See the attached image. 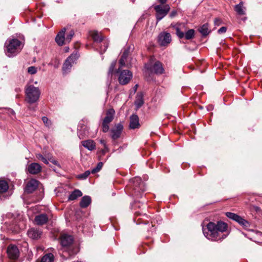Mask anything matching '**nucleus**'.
Wrapping results in <instances>:
<instances>
[{
    "label": "nucleus",
    "mask_w": 262,
    "mask_h": 262,
    "mask_svg": "<svg viewBox=\"0 0 262 262\" xmlns=\"http://www.w3.org/2000/svg\"><path fill=\"white\" fill-rule=\"evenodd\" d=\"M167 0H158L159 2L162 5H164L167 2Z\"/></svg>",
    "instance_id": "nucleus-46"
},
{
    "label": "nucleus",
    "mask_w": 262,
    "mask_h": 262,
    "mask_svg": "<svg viewBox=\"0 0 262 262\" xmlns=\"http://www.w3.org/2000/svg\"><path fill=\"white\" fill-rule=\"evenodd\" d=\"M234 10L239 15H244L246 14V8L244 6V2H241L238 4L234 7Z\"/></svg>",
    "instance_id": "nucleus-18"
},
{
    "label": "nucleus",
    "mask_w": 262,
    "mask_h": 262,
    "mask_svg": "<svg viewBox=\"0 0 262 262\" xmlns=\"http://www.w3.org/2000/svg\"><path fill=\"white\" fill-rule=\"evenodd\" d=\"M199 31L203 36L207 35L210 33V31L208 29V24L206 23L202 25L199 28Z\"/></svg>",
    "instance_id": "nucleus-29"
},
{
    "label": "nucleus",
    "mask_w": 262,
    "mask_h": 262,
    "mask_svg": "<svg viewBox=\"0 0 262 262\" xmlns=\"http://www.w3.org/2000/svg\"><path fill=\"white\" fill-rule=\"evenodd\" d=\"M239 224L242 226H243V227H244L245 228H247L250 226L249 223L244 219L242 221H240Z\"/></svg>",
    "instance_id": "nucleus-37"
},
{
    "label": "nucleus",
    "mask_w": 262,
    "mask_h": 262,
    "mask_svg": "<svg viewBox=\"0 0 262 262\" xmlns=\"http://www.w3.org/2000/svg\"><path fill=\"white\" fill-rule=\"evenodd\" d=\"M138 86H139V85H138V84H136V85L134 86V88H133V89L130 90V94H129V96H131L132 95L134 94L136 92V91H137V89H138Z\"/></svg>",
    "instance_id": "nucleus-40"
},
{
    "label": "nucleus",
    "mask_w": 262,
    "mask_h": 262,
    "mask_svg": "<svg viewBox=\"0 0 262 262\" xmlns=\"http://www.w3.org/2000/svg\"><path fill=\"white\" fill-rule=\"evenodd\" d=\"M74 35V32L73 30H71L68 34L67 35L66 37V42H70Z\"/></svg>",
    "instance_id": "nucleus-34"
},
{
    "label": "nucleus",
    "mask_w": 262,
    "mask_h": 262,
    "mask_svg": "<svg viewBox=\"0 0 262 262\" xmlns=\"http://www.w3.org/2000/svg\"><path fill=\"white\" fill-rule=\"evenodd\" d=\"M81 144L89 150H93L96 148V144L93 140H88L81 142Z\"/></svg>",
    "instance_id": "nucleus-19"
},
{
    "label": "nucleus",
    "mask_w": 262,
    "mask_h": 262,
    "mask_svg": "<svg viewBox=\"0 0 262 262\" xmlns=\"http://www.w3.org/2000/svg\"><path fill=\"white\" fill-rule=\"evenodd\" d=\"M90 35L93 40L96 42H101L103 40V36L101 33H99L97 31H92L90 32Z\"/></svg>",
    "instance_id": "nucleus-21"
},
{
    "label": "nucleus",
    "mask_w": 262,
    "mask_h": 262,
    "mask_svg": "<svg viewBox=\"0 0 262 262\" xmlns=\"http://www.w3.org/2000/svg\"><path fill=\"white\" fill-rule=\"evenodd\" d=\"M254 209H255V210L256 211H259V208L258 207H257V206L254 207Z\"/></svg>",
    "instance_id": "nucleus-49"
},
{
    "label": "nucleus",
    "mask_w": 262,
    "mask_h": 262,
    "mask_svg": "<svg viewBox=\"0 0 262 262\" xmlns=\"http://www.w3.org/2000/svg\"><path fill=\"white\" fill-rule=\"evenodd\" d=\"M36 158L42 161L44 163L48 164L49 163L48 161L41 154H37Z\"/></svg>",
    "instance_id": "nucleus-36"
},
{
    "label": "nucleus",
    "mask_w": 262,
    "mask_h": 262,
    "mask_svg": "<svg viewBox=\"0 0 262 262\" xmlns=\"http://www.w3.org/2000/svg\"><path fill=\"white\" fill-rule=\"evenodd\" d=\"M228 229V225L222 221L216 223L210 222L203 229L204 235L212 241H218L225 238L227 234H224Z\"/></svg>",
    "instance_id": "nucleus-1"
},
{
    "label": "nucleus",
    "mask_w": 262,
    "mask_h": 262,
    "mask_svg": "<svg viewBox=\"0 0 262 262\" xmlns=\"http://www.w3.org/2000/svg\"><path fill=\"white\" fill-rule=\"evenodd\" d=\"M226 215L228 217L237 222L238 223H239L240 221H242L243 219L241 216L232 212H227L226 213Z\"/></svg>",
    "instance_id": "nucleus-26"
},
{
    "label": "nucleus",
    "mask_w": 262,
    "mask_h": 262,
    "mask_svg": "<svg viewBox=\"0 0 262 262\" xmlns=\"http://www.w3.org/2000/svg\"><path fill=\"white\" fill-rule=\"evenodd\" d=\"M108 151V149L107 150H106L105 148L102 150V152L103 154H105L106 152Z\"/></svg>",
    "instance_id": "nucleus-47"
},
{
    "label": "nucleus",
    "mask_w": 262,
    "mask_h": 262,
    "mask_svg": "<svg viewBox=\"0 0 262 262\" xmlns=\"http://www.w3.org/2000/svg\"><path fill=\"white\" fill-rule=\"evenodd\" d=\"M9 189V185L5 180H0V193L6 192Z\"/></svg>",
    "instance_id": "nucleus-28"
},
{
    "label": "nucleus",
    "mask_w": 262,
    "mask_h": 262,
    "mask_svg": "<svg viewBox=\"0 0 262 262\" xmlns=\"http://www.w3.org/2000/svg\"><path fill=\"white\" fill-rule=\"evenodd\" d=\"M154 9L156 11V16L157 23L168 14L170 11V7L168 4H165L164 5H158L155 6Z\"/></svg>",
    "instance_id": "nucleus-6"
},
{
    "label": "nucleus",
    "mask_w": 262,
    "mask_h": 262,
    "mask_svg": "<svg viewBox=\"0 0 262 262\" xmlns=\"http://www.w3.org/2000/svg\"><path fill=\"white\" fill-rule=\"evenodd\" d=\"M128 53L129 52L128 50H125L123 52L119 61L120 68H122L125 66L126 58L128 55Z\"/></svg>",
    "instance_id": "nucleus-25"
},
{
    "label": "nucleus",
    "mask_w": 262,
    "mask_h": 262,
    "mask_svg": "<svg viewBox=\"0 0 262 262\" xmlns=\"http://www.w3.org/2000/svg\"><path fill=\"white\" fill-rule=\"evenodd\" d=\"M103 43L104 48H101V51H103V52H104L106 51V49L107 48L108 43L106 42H104Z\"/></svg>",
    "instance_id": "nucleus-45"
},
{
    "label": "nucleus",
    "mask_w": 262,
    "mask_h": 262,
    "mask_svg": "<svg viewBox=\"0 0 262 262\" xmlns=\"http://www.w3.org/2000/svg\"><path fill=\"white\" fill-rule=\"evenodd\" d=\"M27 71L30 74H35L37 73V68L34 66L29 67L28 68Z\"/></svg>",
    "instance_id": "nucleus-35"
},
{
    "label": "nucleus",
    "mask_w": 262,
    "mask_h": 262,
    "mask_svg": "<svg viewBox=\"0 0 262 262\" xmlns=\"http://www.w3.org/2000/svg\"><path fill=\"white\" fill-rule=\"evenodd\" d=\"M140 126L139 118L136 115H133L130 117L129 127L132 129L138 128Z\"/></svg>",
    "instance_id": "nucleus-17"
},
{
    "label": "nucleus",
    "mask_w": 262,
    "mask_h": 262,
    "mask_svg": "<svg viewBox=\"0 0 262 262\" xmlns=\"http://www.w3.org/2000/svg\"><path fill=\"white\" fill-rule=\"evenodd\" d=\"M121 68L119 67L118 81L121 85L127 84L133 77L132 73L127 70H121Z\"/></svg>",
    "instance_id": "nucleus-7"
},
{
    "label": "nucleus",
    "mask_w": 262,
    "mask_h": 262,
    "mask_svg": "<svg viewBox=\"0 0 262 262\" xmlns=\"http://www.w3.org/2000/svg\"><path fill=\"white\" fill-rule=\"evenodd\" d=\"M177 15V11L176 10H173L172 11L170 14H169V16L171 17V18H172V17H175L176 15Z\"/></svg>",
    "instance_id": "nucleus-44"
},
{
    "label": "nucleus",
    "mask_w": 262,
    "mask_h": 262,
    "mask_svg": "<svg viewBox=\"0 0 262 262\" xmlns=\"http://www.w3.org/2000/svg\"><path fill=\"white\" fill-rule=\"evenodd\" d=\"M91 197L88 195H85L82 198L80 202V206L81 208H86L91 204Z\"/></svg>",
    "instance_id": "nucleus-22"
},
{
    "label": "nucleus",
    "mask_w": 262,
    "mask_h": 262,
    "mask_svg": "<svg viewBox=\"0 0 262 262\" xmlns=\"http://www.w3.org/2000/svg\"><path fill=\"white\" fill-rule=\"evenodd\" d=\"M40 95V91L38 87L31 84H28L25 88V100L32 104L37 102Z\"/></svg>",
    "instance_id": "nucleus-3"
},
{
    "label": "nucleus",
    "mask_w": 262,
    "mask_h": 262,
    "mask_svg": "<svg viewBox=\"0 0 262 262\" xmlns=\"http://www.w3.org/2000/svg\"><path fill=\"white\" fill-rule=\"evenodd\" d=\"M143 96L142 93H139L137 94L136 100L135 101V104L137 108H140L143 104Z\"/></svg>",
    "instance_id": "nucleus-24"
},
{
    "label": "nucleus",
    "mask_w": 262,
    "mask_h": 262,
    "mask_svg": "<svg viewBox=\"0 0 262 262\" xmlns=\"http://www.w3.org/2000/svg\"><path fill=\"white\" fill-rule=\"evenodd\" d=\"M42 120L46 126H49L51 125V122L49 121L47 117H43L42 118Z\"/></svg>",
    "instance_id": "nucleus-39"
},
{
    "label": "nucleus",
    "mask_w": 262,
    "mask_h": 262,
    "mask_svg": "<svg viewBox=\"0 0 262 262\" xmlns=\"http://www.w3.org/2000/svg\"><path fill=\"white\" fill-rule=\"evenodd\" d=\"M27 170L30 173L37 174L41 171V167L37 163H32L28 165Z\"/></svg>",
    "instance_id": "nucleus-14"
},
{
    "label": "nucleus",
    "mask_w": 262,
    "mask_h": 262,
    "mask_svg": "<svg viewBox=\"0 0 262 262\" xmlns=\"http://www.w3.org/2000/svg\"><path fill=\"white\" fill-rule=\"evenodd\" d=\"M123 126L121 124H117L111 129V137L113 140L119 138L120 136Z\"/></svg>",
    "instance_id": "nucleus-11"
},
{
    "label": "nucleus",
    "mask_w": 262,
    "mask_h": 262,
    "mask_svg": "<svg viewBox=\"0 0 262 262\" xmlns=\"http://www.w3.org/2000/svg\"><path fill=\"white\" fill-rule=\"evenodd\" d=\"M38 181L35 179L30 180L27 184L26 191L28 193H32L38 187Z\"/></svg>",
    "instance_id": "nucleus-13"
},
{
    "label": "nucleus",
    "mask_w": 262,
    "mask_h": 262,
    "mask_svg": "<svg viewBox=\"0 0 262 262\" xmlns=\"http://www.w3.org/2000/svg\"><path fill=\"white\" fill-rule=\"evenodd\" d=\"M74 62V60L73 58V55L69 57L65 61L63 66V70L65 72H67L72 67V63Z\"/></svg>",
    "instance_id": "nucleus-23"
},
{
    "label": "nucleus",
    "mask_w": 262,
    "mask_h": 262,
    "mask_svg": "<svg viewBox=\"0 0 262 262\" xmlns=\"http://www.w3.org/2000/svg\"><path fill=\"white\" fill-rule=\"evenodd\" d=\"M148 71L151 73L161 75L164 73V69L162 63L157 60L154 56H150L148 59Z\"/></svg>",
    "instance_id": "nucleus-5"
},
{
    "label": "nucleus",
    "mask_w": 262,
    "mask_h": 262,
    "mask_svg": "<svg viewBox=\"0 0 262 262\" xmlns=\"http://www.w3.org/2000/svg\"><path fill=\"white\" fill-rule=\"evenodd\" d=\"M66 28H63L60 32H58L55 38L56 43L60 46H63L66 42L65 37Z\"/></svg>",
    "instance_id": "nucleus-12"
},
{
    "label": "nucleus",
    "mask_w": 262,
    "mask_h": 262,
    "mask_svg": "<svg viewBox=\"0 0 262 262\" xmlns=\"http://www.w3.org/2000/svg\"><path fill=\"white\" fill-rule=\"evenodd\" d=\"M227 27H222L220 29H219L217 31L218 33L219 34H222L223 33H225L227 31Z\"/></svg>",
    "instance_id": "nucleus-42"
},
{
    "label": "nucleus",
    "mask_w": 262,
    "mask_h": 262,
    "mask_svg": "<svg viewBox=\"0 0 262 262\" xmlns=\"http://www.w3.org/2000/svg\"><path fill=\"white\" fill-rule=\"evenodd\" d=\"M51 162H52L53 163H54V164H55V165H56V164H57V162L56 161H55V160H52V161H51Z\"/></svg>",
    "instance_id": "nucleus-50"
},
{
    "label": "nucleus",
    "mask_w": 262,
    "mask_h": 262,
    "mask_svg": "<svg viewBox=\"0 0 262 262\" xmlns=\"http://www.w3.org/2000/svg\"><path fill=\"white\" fill-rule=\"evenodd\" d=\"M109 124L108 123H104V122L102 123V130L103 132L106 133L109 130Z\"/></svg>",
    "instance_id": "nucleus-38"
},
{
    "label": "nucleus",
    "mask_w": 262,
    "mask_h": 262,
    "mask_svg": "<svg viewBox=\"0 0 262 262\" xmlns=\"http://www.w3.org/2000/svg\"><path fill=\"white\" fill-rule=\"evenodd\" d=\"M27 233L29 237L33 239H37L40 237L41 231L37 229L31 228L28 231Z\"/></svg>",
    "instance_id": "nucleus-15"
},
{
    "label": "nucleus",
    "mask_w": 262,
    "mask_h": 262,
    "mask_svg": "<svg viewBox=\"0 0 262 262\" xmlns=\"http://www.w3.org/2000/svg\"><path fill=\"white\" fill-rule=\"evenodd\" d=\"M171 27L175 29L176 34L180 38L184 37V31H186L185 25L183 24L178 23L176 24H171Z\"/></svg>",
    "instance_id": "nucleus-10"
},
{
    "label": "nucleus",
    "mask_w": 262,
    "mask_h": 262,
    "mask_svg": "<svg viewBox=\"0 0 262 262\" xmlns=\"http://www.w3.org/2000/svg\"><path fill=\"white\" fill-rule=\"evenodd\" d=\"M73 238L71 235L63 234L60 236V243L63 248V256L67 257L66 254L69 256L76 254L79 251L78 248L73 245Z\"/></svg>",
    "instance_id": "nucleus-2"
},
{
    "label": "nucleus",
    "mask_w": 262,
    "mask_h": 262,
    "mask_svg": "<svg viewBox=\"0 0 262 262\" xmlns=\"http://www.w3.org/2000/svg\"><path fill=\"white\" fill-rule=\"evenodd\" d=\"M100 142L101 144H102L104 146V147L105 148L106 150H107L108 147L106 145V141L104 140L101 139V140H100Z\"/></svg>",
    "instance_id": "nucleus-43"
},
{
    "label": "nucleus",
    "mask_w": 262,
    "mask_h": 262,
    "mask_svg": "<svg viewBox=\"0 0 262 262\" xmlns=\"http://www.w3.org/2000/svg\"><path fill=\"white\" fill-rule=\"evenodd\" d=\"M78 136H79V137L80 139H83V137L81 135V134H80L79 132H78Z\"/></svg>",
    "instance_id": "nucleus-48"
},
{
    "label": "nucleus",
    "mask_w": 262,
    "mask_h": 262,
    "mask_svg": "<svg viewBox=\"0 0 262 262\" xmlns=\"http://www.w3.org/2000/svg\"><path fill=\"white\" fill-rule=\"evenodd\" d=\"M194 30L193 29H189L186 33H184V37L186 39L189 40L192 39L194 37Z\"/></svg>",
    "instance_id": "nucleus-31"
},
{
    "label": "nucleus",
    "mask_w": 262,
    "mask_h": 262,
    "mask_svg": "<svg viewBox=\"0 0 262 262\" xmlns=\"http://www.w3.org/2000/svg\"><path fill=\"white\" fill-rule=\"evenodd\" d=\"M82 192L78 189L74 190L69 196V200L71 201L75 200L78 197L82 196Z\"/></svg>",
    "instance_id": "nucleus-27"
},
{
    "label": "nucleus",
    "mask_w": 262,
    "mask_h": 262,
    "mask_svg": "<svg viewBox=\"0 0 262 262\" xmlns=\"http://www.w3.org/2000/svg\"><path fill=\"white\" fill-rule=\"evenodd\" d=\"M48 221V217L46 214H41L35 216L34 222L38 225L46 224Z\"/></svg>",
    "instance_id": "nucleus-16"
},
{
    "label": "nucleus",
    "mask_w": 262,
    "mask_h": 262,
    "mask_svg": "<svg viewBox=\"0 0 262 262\" xmlns=\"http://www.w3.org/2000/svg\"><path fill=\"white\" fill-rule=\"evenodd\" d=\"M116 63H117L116 60H114L111 63L110 67L109 68V69H108V75H112L113 74H116V73L119 74V72H117L118 71H119V68L117 70H115V68Z\"/></svg>",
    "instance_id": "nucleus-30"
},
{
    "label": "nucleus",
    "mask_w": 262,
    "mask_h": 262,
    "mask_svg": "<svg viewBox=\"0 0 262 262\" xmlns=\"http://www.w3.org/2000/svg\"><path fill=\"white\" fill-rule=\"evenodd\" d=\"M214 23L215 25L219 26L222 24V20L220 18H215L214 19Z\"/></svg>",
    "instance_id": "nucleus-41"
},
{
    "label": "nucleus",
    "mask_w": 262,
    "mask_h": 262,
    "mask_svg": "<svg viewBox=\"0 0 262 262\" xmlns=\"http://www.w3.org/2000/svg\"><path fill=\"white\" fill-rule=\"evenodd\" d=\"M7 253L11 259H17L19 255V251L17 247L14 245H10L7 248Z\"/></svg>",
    "instance_id": "nucleus-9"
},
{
    "label": "nucleus",
    "mask_w": 262,
    "mask_h": 262,
    "mask_svg": "<svg viewBox=\"0 0 262 262\" xmlns=\"http://www.w3.org/2000/svg\"><path fill=\"white\" fill-rule=\"evenodd\" d=\"M115 114V111L113 109H110L106 112V116L104 118L103 121L104 123L109 124L111 122L113 119Z\"/></svg>",
    "instance_id": "nucleus-20"
},
{
    "label": "nucleus",
    "mask_w": 262,
    "mask_h": 262,
    "mask_svg": "<svg viewBox=\"0 0 262 262\" xmlns=\"http://www.w3.org/2000/svg\"><path fill=\"white\" fill-rule=\"evenodd\" d=\"M91 172L90 171L87 170V171H85L83 173L79 174L77 176V178L79 179H82V180L85 179L90 174Z\"/></svg>",
    "instance_id": "nucleus-32"
},
{
    "label": "nucleus",
    "mask_w": 262,
    "mask_h": 262,
    "mask_svg": "<svg viewBox=\"0 0 262 262\" xmlns=\"http://www.w3.org/2000/svg\"><path fill=\"white\" fill-rule=\"evenodd\" d=\"M136 179L137 180V181H141L140 179L139 178H136Z\"/></svg>",
    "instance_id": "nucleus-51"
},
{
    "label": "nucleus",
    "mask_w": 262,
    "mask_h": 262,
    "mask_svg": "<svg viewBox=\"0 0 262 262\" xmlns=\"http://www.w3.org/2000/svg\"><path fill=\"white\" fill-rule=\"evenodd\" d=\"M158 43L161 46H167L171 41V36L169 33L162 32L158 36Z\"/></svg>",
    "instance_id": "nucleus-8"
},
{
    "label": "nucleus",
    "mask_w": 262,
    "mask_h": 262,
    "mask_svg": "<svg viewBox=\"0 0 262 262\" xmlns=\"http://www.w3.org/2000/svg\"><path fill=\"white\" fill-rule=\"evenodd\" d=\"M102 166H103V163L100 162H99L96 166V168L93 169L91 171V173H95L97 172H98L100 170V169L102 168Z\"/></svg>",
    "instance_id": "nucleus-33"
},
{
    "label": "nucleus",
    "mask_w": 262,
    "mask_h": 262,
    "mask_svg": "<svg viewBox=\"0 0 262 262\" xmlns=\"http://www.w3.org/2000/svg\"><path fill=\"white\" fill-rule=\"evenodd\" d=\"M21 44L17 39L7 40L5 45L7 55L12 57L18 53L21 50Z\"/></svg>",
    "instance_id": "nucleus-4"
}]
</instances>
